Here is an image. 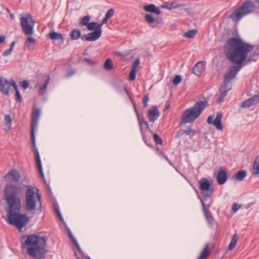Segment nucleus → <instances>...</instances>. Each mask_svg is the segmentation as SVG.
<instances>
[{"instance_id": "nucleus-3", "label": "nucleus", "mask_w": 259, "mask_h": 259, "mask_svg": "<svg viewBox=\"0 0 259 259\" xmlns=\"http://www.w3.org/2000/svg\"><path fill=\"white\" fill-rule=\"evenodd\" d=\"M224 52L227 58L235 64L230 66L229 69L224 74L225 81L230 82L244 66L243 62L246 59V51L238 48L233 52H230L229 50H226V48H224Z\"/></svg>"}, {"instance_id": "nucleus-52", "label": "nucleus", "mask_w": 259, "mask_h": 259, "mask_svg": "<svg viewBox=\"0 0 259 259\" xmlns=\"http://www.w3.org/2000/svg\"><path fill=\"white\" fill-rule=\"evenodd\" d=\"M73 244L74 245V246L76 248V249H77L78 252H80L81 254L82 255H84V252H83V251L82 250V249L80 247V246H79L78 242H77V241H75L74 243H73Z\"/></svg>"}, {"instance_id": "nucleus-63", "label": "nucleus", "mask_w": 259, "mask_h": 259, "mask_svg": "<svg viewBox=\"0 0 259 259\" xmlns=\"http://www.w3.org/2000/svg\"><path fill=\"white\" fill-rule=\"evenodd\" d=\"M36 196H37V198L38 201L39 202L40 205L41 206V195L39 193H36Z\"/></svg>"}, {"instance_id": "nucleus-22", "label": "nucleus", "mask_w": 259, "mask_h": 259, "mask_svg": "<svg viewBox=\"0 0 259 259\" xmlns=\"http://www.w3.org/2000/svg\"><path fill=\"white\" fill-rule=\"evenodd\" d=\"M205 63L204 62L200 61L197 63L193 68V73L196 75L200 76L205 70Z\"/></svg>"}, {"instance_id": "nucleus-17", "label": "nucleus", "mask_w": 259, "mask_h": 259, "mask_svg": "<svg viewBox=\"0 0 259 259\" xmlns=\"http://www.w3.org/2000/svg\"><path fill=\"white\" fill-rule=\"evenodd\" d=\"M160 113L157 106H154L148 111L147 116L150 122L154 123L160 116Z\"/></svg>"}, {"instance_id": "nucleus-11", "label": "nucleus", "mask_w": 259, "mask_h": 259, "mask_svg": "<svg viewBox=\"0 0 259 259\" xmlns=\"http://www.w3.org/2000/svg\"><path fill=\"white\" fill-rule=\"evenodd\" d=\"M229 82L230 81H225V80L224 79L219 90L220 94L219 97L217 100V103L222 102L224 100V98L227 96L228 92L231 90V87H229L228 85Z\"/></svg>"}, {"instance_id": "nucleus-29", "label": "nucleus", "mask_w": 259, "mask_h": 259, "mask_svg": "<svg viewBox=\"0 0 259 259\" xmlns=\"http://www.w3.org/2000/svg\"><path fill=\"white\" fill-rule=\"evenodd\" d=\"M198 197L200 199V201L201 203V205H202V209H203V211L206 220H208V219L210 218L211 217H212V215L211 212L209 211V210L205 207L204 200L202 199V198L199 195H198Z\"/></svg>"}, {"instance_id": "nucleus-13", "label": "nucleus", "mask_w": 259, "mask_h": 259, "mask_svg": "<svg viewBox=\"0 0 259 259\" xmlns=\"http://www.w3.org/2000/svg\"><path fill=\"white\" fill-rule=\"evenodd\" d=\"M30 137L32 147V151L34 153V159L36 162V166L42 165L38 149L36 147L35 134H30Z\"/></svg>"}, {"instance_id": "nucleus-60", "label": "nucleus", "mask_w": 259, "mask_h": 259, "mask_svg": "<svg viewBox=\"0 0 259 259\" xmlns=\"http://www.w3.org/2000/svg\"><path fill=\"white\" fill-rule=\"evenodd\" d=\"M131 102L132 103V104L133 105L134 109V111H135V113L138 112V109L137 108V106H136V103L135 102V101L133 100H132V99H131Z\"/></svg>"}, {"instance_id": "nucleus-47", "label": "nucleus", "mask_w": 259, "mask_h": 259, "mask_svg": "<svg viewBox=\"0 0 259 259\" xmlns=\"http://www.w3.org/2000/svg\"><path fill=\"white\" fill-rule=\"evenodd\" d=\"M149 95L148 94H145L143 99V106L144 108H146L148 106V101H149Z\"/></svg>"}, {"instance_id": "nucleus-58", "label": "nucleus", "mask_w": 259, "mask_h": 259, "mask_svg": "<svg viewBox=\"0 0 259 259\" xmlns=\"http://www.w3.org/2000/svg\"><path fill=\"white\" fill-rule=\"evenodd\" d=\"M108 20L109 19L107 18L106 16H105V17L103 19L102 22L100 23H99L101 28L104 24L107 23Z\"/></svg>"}, {"instance_id": "nucleus-64", "label": "nucleus", "mask_w": 259, "mask_h": 259, "mask_svg": "<svg viewBox=\"0 0 259 259\" xmlns=\"http://www.w3.org/2000/svg\"><path fill=\"white\" fill-rule=\"evenodd\" d=\"M253 163H257V164H259V155H257V156L256 157V158H255V160H254V162H253Z\"/></svg>"}, {"instance_id": "nucleus-62", "label": "nucleus", "mask_w": 259, "mask_h": 259, "mask_svg": "<svg viewBox=\"0 0 259 259\" xmlns=\"http://www.w3.org/2000/svg\"><path fill=\"white\" fill-rule=\"evenodd\" d=\"M68 236L70 240H72L73 238H74V237L73 236V234H72L71 232L69 229H68Z\"/></svg>"}, {"instance_id": "nucleus-9", "label": "nucleus", "mask_w": 259, "mask_h": 259, "mask_svg": "<svg viewBox=\"0 0 259 259\" xmlns=\"http://www.w3.org/2000/svg\"><path fill=\"white\" fill-rule=\"evenodd\" d=\"M28 17H22L20 19L21 25L23 31L26 35H31L33 31V24H29L28 22V18H31L30 14H28Z\"/></svg>"}, {"instance_id": "nucleus-39", "label": "nucleus", "mask_w": 259, "mask_h": 259, "mask_svg": "<svg viewBox=\"0 0 259 259\" xmlns=\"http://www.w3.org/2000/svg\"><path fill=\"white\" fill-rule=\"evenodd\" d=\"M207 222L210 227H218V223L214 219L213 217H211L207 220Z\"/></svg>"}, {"instance_id": "nucleus-50", "label": "nucleus", "mask_w": 259, "mask_h": 259, "mask_svg": "<svg viewBox=\"0 0 259 259\" xmlns=\"http://www.w3.org/2000/svg\"><path fill=\"white\" fill-rule=\"evenodd\" d=\"M36 167L38 169V172L40 174V176L41 178H42V180H45V177L44 174L43 172L42 165H37V166H36Z\"/></svg>"}, {"instance_id": "nucleus-36", "label": "nucleus", "mask_w": 259, "mask_h": 259, "mask_svg": "<svg viewBox=\"0 0 259 259\" xmlns=\"http://www.w3.org/2000/svg\"><path fill=\"white\" fill-rule=\"evenodd\" d=\"M104 67L106 70H110L113 68L114 66L112 63V61L111 59L108 58L105 61Z\"/></svg>"}, {"instance_id": "nucleus-30", "label": "nucleus", "mask_w": 259, "mask_h": 259, "mask_svg": "<svg viewBox=\"0 0 259 259\" xmlns=\"http://www.w3.org/2000/svg\"><path fill=\"white\" fill-rule=\"evenodd\" d=\"M70 39L73 40H76L79 37L81 38V31L79 29L74 28L72 30L70 33Z\"/></svg>"}, {"instance_id": "nucleus-51", "label": "nucleus", "mask_w": 259, "mask_h": 259, "mask_svg": "<svg viewBox=\"0 0 259 259\" xmlns=\"http://www.w3.org/2000/svg\"><path fill=\"white\" fill-rule=\"evenodd\" d=\"M15 96L16 101L20 103H22V99L19 91L15 92Z\"/></svg>"}, {"instance_id": "nucleus-44", "label": "nucleus", "mask_w": 259, "mask_h": 259, "mask_svg": "<svg viewBox=\"0 0 259 259\" xmlns=\"http://www.w3.org/2000/svg\"><path fill=\"white\" fill-rule=\"evenodd\" d=\"M182 80V78L180 75H176L172 80V83L175 85H178Z\"/></svg>"}, {"instance_id": "nucleus-42", "label": "nucleus", "mask_w": 259, "mask_h": 259, "mask_svg": "<svg viewBox=\"0 0 259 259\" xmlns=\"http://www.w3.org/2000/svg\"><path fill=\"white\" fill-rule=\"evenodd\" d=\"M184 133L186 135H191L192 136H194L196 134V131L192 129L190 126H189L187 130H184Z\"/></svg>"}, {"instance_id": "nucleus-53", "label": "nucleus", "mask_w": 259, "mask_h": 259, "mask_svg": "<svg viewBox=\"0 0 259 259\" xmlns=\"http://www.w3.org/2000/svg\"><path fill=\"white\" fill-rule=\"evenodd\" d=\"M241 206V205H239L237 203H234L232 205V209L234 212H236Z\"/></svg>"}, {"instance_id": "nucleus-18", "label": "nucleus", "mask_w": 259, "mask_h": 259, "mask_svg": "<svg viewBox=\"0 0 259 259\" xmlns=\"http://www.w3.org/2000/svg\"><path fill=\"white\" fill-rule=\"evenodd\" d=\"M42 78L45 80V82L43 84H37V85L39 87L38 93L40 96H43L46 93L47 87L50 80V77L49 75H44L42 76Z\"/></svg>"}, {"instance_id": "nucleus-28", "label": "nucleus", "mask_w": 259, "mask_h": 259, "mask_svg": "<svg viewBox=\"0 0 259 259\" xmlns=\"http://www.w3.org/2000/svg\"><path fill=\"white\" fill-rule=\"evenodd\" d=\"M247 172L245 170H240L234 175L232 178L238 181H242L246 176Z\"/></svg>"}, {"instance_id": "nucleus-56", "label": "nucleus", "mask_w": 259, "mask_h": 259, "mask_svg": "<svg viewBox=\"0 0 259 259\" xmlns=\"http://www.w3.org/2000/svg\"><path fill=\"white\" fill-rule=\"evenodd\" d=\"M184 135V130H180L176 133V138H179Z\"/></svg>"}, {"instance_id": "nucleus-6", "label": "nucleus", "mask_w": 259, "mask_h": 259, "mask_svg": "<svg viewBox=\"0 0 259 259\" xmlns=\"http://www.w3.org/2000/svg\"><path fill=\"white\" fill-rule=\"evenodd\" d=\"M256 4L259 5V0H245L230 16L234 22H238L244 16L256 11Z\"/></svg>"}, {"instance_id": "nucleus-33", "label": "nucleus", "mask_w": 259, "mask_h": 259, "mask_svg": "<svg viewBox=\"0 0 259 259\" xmlns=\"http://www.w3.org/2000/svg\"><path fill=\"white\" fill-rule=\"evenodd\" d=\"M136 114L137 117V119H138V121L140 132H141V133H143V123L144 122L145 120L144 118L143 115H142V114H140L139 113V112H136Z\"/></svg>"}, {"instance_id": "nucleus-45", "label": "nucleus", "mask_w": 259, "mask_h": 259, "mask_svg": "<svg viewBox=\"0 0 259 259\" xmlns=\"http://www.w3.org/2000/svg\"><path fill=\"white\" fill-rule=\"evenodd\" d=\"M177 3H166L164 6H163V8H166L168 10H170L173 8H177Z\"/></svg>"}, {"instance_id": "nucleus-23", "label": "nucleus", "mask_w": 259, "mask_h": 259, "mask_svg": "<svg viewBox=\"0 0 259 259\" xmlns=\"http://www.w3.org/2000/svg\"><path fill=\"white\" fill-rule=\"evenodd\" d=\"M36 200L35 199H26L25 208L27 211H31L35 209Z\"/></svg>"}, {"instance_id": "nucleus-15", "label": "nucleus", "mask_w": 259, "mask_h": 259, "mask_svg": "<svg viewBox=\"0 0 259 259\" xmlns=\"http://www.w3.org/2000/svg\"><path fill=\"white\" fill-rule=\"evenodd\" d=\"M259 103V94L243 101L240 104V107L243 108H249Z\"/></svg>"}, {"instance_id": "nucleus-54", "label": "nucleus", "mask_w": 259, "mask_h": 259, "mask_svg": "<svg viewBox=\"0 0 259 259\" xmlns=\"http://www.w3.org/2000/svg\"><path fill=\"white\" fill-rule=\"evenodd\" d=\"M84 61L88 63L89 64H90L91 66H95L96 65V63L95 61L92 60L91 59L88 58H84Z\"/></svg>"}, {"instance_id": "nucleus-2", "label": "nucleus", "mask_w": 259, "mask_h": 259, "mask_svg": "<svg viewBox=\"0 0 259 259\" xmlns=\"http://www.w3.org/2000/svg\"><path fill=\"white\" fill-rule=\"evenodd\" d=\"M21 248L33 259H45L48 252L47 239L37 235L30 234L21 237Z\"/></svg>"}, {"instance_id": "nucleus-41", "label": "nucleus", "mask_w": 259, "mask_h": 259, "mask_svg": "<svg viewBox=\"0 0 259 259\" xmlns=\"http://www.w3.org/2000/svg\"><path fill=\"white\" fill-rule=\"evenodd\" d=\"M141 134L142 136L143 140L144 141V142L145 143V144L149 147H152V144L151 140L150 139L147 138L146 135L144 133V132H143V133H141Z\"/></svg>"}, {"instance_id": "nucleus-46", "label": "nucleus", "mask_w": 259, "mask_h": 259, "mask_svg": "<svg viewBox=\"0 0 259 259\" xmlns=\"http://www.w3.org/2000/svg\"><path fill=\"white\" fill-rule=\"evenodd\" d=\"M252 173L254 175L259 174V164L253 163Z\"/></svg>"}, {"instance_id": "nucleus-21", "label": "nucleus", "mask_w": 259, "mask_h": 259, "mask_svg": "<svg viewBox=\"0 0 259 259\" xmlns=\"http://www.w3.org/2000/svg\"><path fill=\"white\" fill-rule=\"evenodd\" d=\"M140 61L139 58L135 60L132 64V68L129 73L128 79L131 81H134L136 79L137 71V67L140 64Z\"/></svg>"}, {"instance_id": "nucleus-37", "label": "nucleus", "mask_w": 259, "mask_h": 259, "mask_svg": "<svg viewBox=\"0 0 259 259\" xmlns=\"http://www.w3.org/2000/svg\"><path fill=\"white\" fill-rule=\"evenodd\" d=\"M197 31L196 29H192L184 33V36L187 38H194L196 36Z\"/></svg>"}, {"instance_id": "nucleus-61", "label": "nucleus", "mask_w": 259, "mask_h": 259, "mask_svg": "<svg viewBox=\"0 0 259 259\" xmlns=\"http://www.w3.org/2000/svg\"><path fill=\"white\" fill-rule=\"evenodd\" d=\"M131 102L132 103V104L133 105L134 109V111H135V113L138 112V109L137 108V106H136V103L135 102V101L133 100H132V99H131Z\"/></svg>"}, {"instance_id": "nucleus-49", "label": "nucleus", "mask_w": 259, "mask_h": 259, "mask_svg": "<svg viewBox=\"0 0 259 259\" xmlns=\"http://www.w3.org/2000/svg\"><path fill=\"white\" fill-rule=\"evenodd\" d=\"M114 10L112 8H111L108 10L107 13L105 14V16L108 18L109 19H110L114 15Z\"/></svg>"}, {"instance_id": "nucleus-35", "label": "nucleus", "mask_w": 259, "mask_h": 259, "mask_svg": "<svg viewBox=\"0 0 259 259\" xmlns=\"http://www.w3.org/2000/svg\"><path fill=\"white\" fill-rule=\"evenodd\" d=\"M91 16L90 15H87L82 18H80V24L81 26H88L90 23V21L91 19Z\"/></svg>"}, {"instance_id": "nucleus-32", "label": "nucleus", "mask_w": 259, "mask_h": 259, "mask_svg": "<svg viewBox=\"0 0 259 259\" xmlns=\"http://www.w3.org/2000/svg\"><path fill=\"white\" fill-rule=\"evenodd\" d=\"M27 189L26 191V199H35L34 194L35 192L33 188L29 185L27 186Z\"/></svg>"}, {"instance_id": "nucleus-1", "label": "nucleus", "mask_w": 259, "mask_h": 259, "mask_svg": "<svg viewBox=\"0 0 259 259\" xmlns=\"http://www.w3.org/2000/svg\"><path fill=\"white\" fill-rule=\"evenodd\" d=\"M21 191V187L12 184L6 185L4 190V198L7 204L6 210L8 213V222L20 232L27 225L29 219L26 214L20 213Z\"/></svg>"}, {"instance_id": "nucleus-20", "label": "nucleus", "mask_w": 259, "mask_h": 259, "mask_svg": "<svg viewBox=\"0 0 259 259\" xmlns=\"http://www.w3.org/2000/svg\"><path fill=\"white\" fill-rule=\"evenodd\" d=\"M20 178L19 172L15 169L9 171L6 175V178L12 182H17Z\"/></svg>"}, {"instance_id": "nucleus-19", "label": "nucleus", "mask_w": 259, "mask_h": 259, "mask_svg": "<svg viewBox=\"0 0 259 259\" xmlns=\"http://www.w3.org/2000/svg\"><path fill=\"white\" fill-rule=\"evenodd\" d=\"M217 182L219 185L224 184L227 180V172L225 167H221L217 176Z\"/></svg>"}, {"instance_id": "nucleus-57", "label": "nucleus", "mask_w": 259, "mask_h": 259, "mask_svg": "<svg viewBox=\"0 0 259 259\" xmlns=\"http://www.w3.org/2000/svg\"><path fill=\"white\" fill-rule=\"evenodd\" d=\"M8 82L10 85V89H11V86H13L15 85L16 83V81L14 79L11 78L10 80H8Z\"/></svg>"}, {"instance_id": "nucleus-59", "label": "nucleus", "mask_w": 259, "mask_h": 259, "mask_svg": "<svg viewBox=\"0 0 259 259\" xmlns=\"http://www.w3.org/2000/svg\"><path fill=\"white\" fill-rule=\"evenodd\" d=\"M76 73L75 70H71L67 73V77H70Z\"/></svg>"}, {"instance_id": "nucleus-10", "label": "nucleus", "mask_w": 259, "mask_h": 259, "mask_svg": "<svg viewBox=\"0 0 259 259\" xmlns=\"http://www.w3.org/2000/svg\"><path fill=\"white\" fill-rule=\"evenodd\" d=\"M223 114L222 112H218L214 120H213V116L210 115L208 117L207 122L208 124H212L218 130L221 131L223 128V125L222 123Z\"/></svg>"}, {"instance_id": "nucleus-25", "label": "nucleus", "mask_w": 259, "mask_h": 259, "mask_svg": "<svg viewBox=\"0 0 259 259\" xmlns=\"http://www.w3.org/2000/svg\"><path fill=\"white\" fill-rule=\"evenodd\" d=\"M144 9L145 11L150 13H153L156 15H159L161 13V11L159 9L156 7L153 4H150L146 5L144 7Z\"/></svg>"}, {"instance_id": "nucleus-5", "label": "nucleus", "mask_w": 259, "mask_h": 259, "mask_svg": "<svg viewBox=\"0 0 259 259\" xmlns=\"http://www.w3.org/2000/svg\"><path fill=\"white\" fill-rule=\"evenodd\" d=\"M208 106L207 101L204 100L197 102L192 107L186 109L181 116L179 126L184 125L188 123H193Z\"/></svg>"}, {"instance_id": "nucleus-8", "label": "nucleus", "mask_w": 259, "mask_h": 259, "mask_svg": "<svg viewBox=\"0 0 259 259\" xmlns=\"http://www.w3.org/2000/svg\"><path fill=\"white\" fill-rule=\"evenodd\" d=\"M199 189L205 200L210 197L214 192V188L210 182L205 178H202L199 182Z\"/></svg>"}, {"instance_id": "nucleus-4", "label": "nucleus", "mask_w": 259, "mask_h": 259, "mask_svg": "<svg viewBox=\"0 0 259 259\" xmlns=\"http://www.w3.org/2000/svg\"><path fill=\"white\" fill-rule=\"evenodd\" d=\"M225 48H226V50H229L230 52H233L238 48L242 49L245 50V51H246V59L243 62L244 66L252 61H256V60H254L253 57L259 55V51L258 52L252 51L247 57L248 53L251 52L254 48V46L243 41L240 38L232 37L229 38L225 43Z\"/></svg>"}, {"instance_id": "nucleus-24", "label": "nucleus", "mask_w": 259, "mask_h": 259, "mask_svg": "<svg viewBox=\"0 0 259 259\" xmlns=\"http://www.w3.org/2000/svg\"><path fill=\"white\" fill-rule=\"evenodd\" d=\"M47 36L52 40H61L62 42H63L64 40L63 35L55 31H51L47 34Z\"/></svg>"}, {"instance_id": "nucleus-27", "label": "nucleus", "mask_w": 259, "mask_h": 259, "mask_svg": "<svg viewBox=\"0 0 259 259\" xmlns=\"http://www.w3.org/2000/svg\"><path fill=\"white\" fill-rule=\"evenodd\" d=\"M210 254L209 245V244H207L201 251L198 257V259H207Z\"/></svg>"}, {"instance_id": "nucleus-31", "label": "nucleus", "mask_w": 259, "mask_h": 259, "mask_svg": "<svg viewBox=\"0 0 259 259\" xmlns=\"http://www.w3.org/2000/svg\"><path fill=\"white\" fill-rule=\"evenodd\" d=\"M239 237L237 233L234 234L233 235L232 238L231 240V242L229 245V249L231 250L233 249L237 243V241L238 240Z\"/></svg>"}, {"instance_id": "nucleus-7", "label": "nucleus", "mask_w": 259, "mask_h": 259, "mask_svg": "<svg viewBox=\"0 0 259 259\" xmlns=\"http://www.w3.org/2000/svg\"><path fill=\"white\" fill-rule=\"evenodd\" d=\"M87 28L90 31H93L88 34H83L81 36L83 41H95L99 39L102 35V28L99 23L92 22L89 23Z\"/></svg>"}, {"instance_id": "nucleus-34", "label": "nucleus", "mask_w": 259, "mask_h": 259, "mask_svg": "<svg viewBox=\"0 0 259 259\" xmlns=\"http://www.w3.org/2000/svg\"><path fill=\"white\" fill-rule=\"evenodd\" d=\"M12 119L9 114L6 115L5 116V125L6 126L5 130L9 131L11 128Z\"/></svg>"}, {"instance_id": "nucleus-40", "label": "nucleus", "mask_w": 259, "mask_h": 259, "mask_svg": "<svg viewBox=\"0 0 259 259\" xmlns=\"http://www.w3.org/2000/svg\"><path fill=\"white\" fill-rule=\"evenodd\" d=\"M35 42L36 40L34 38L32 37H29L27 38L25 42L24 47L29 49L30 48L29 43L35 44Z\"/></svg>"}, {"instance_id": "nucleus-14", "label": "nucleus", "mask_w": 259, "mask_h": 259, "mask_svg": "<svg viewBox=\"0 0 259 259\" xmlns=\"http://www.w3.org/2000/svg\"><path fill=\"white\" fill-rule=\"evenodd\" d=\"M40 111L38 108H35L33 110L31 124V133L30 134H35V130L37 126V122L40 115Z\"/></svg>"}, {"instance_id": "nucleus-48", "label": "nucleus", "mask_w": 259, "mask_h": 259, "mask_svg": "<svg viewBox=\"0 0 259 259\" xmlns=\"http://www.w3.org/2000/svg\"><path fill=\"white\" fill-rule=\"evenodd\" d=\"M20 86L22 87L24 90H26L29 87V82L27 80H23L19 82Z\"/></svg>"}, {"instance_id": "nucleus-43", "label": "nucleus", "mask_w": 259, "mask_h": 259, "mask_svg": "<svg viewBox=\"0 0 259 259\" xmlns=\"http://www.w3.org/2000/svg\"><path fill=\"white\" fill-rule=\"evenodd\" d=\"M153 139L156 144L158 145H162L163 143V141L162 139L157 135V134H153Z\"/></svg>"}, {"instance_id": "nucleus-38", "label": "nucleus", "mask_w": 259, "mask_h": 259, "mask_svg": "<svg viewBox=\"0 0 259 259\" xmlns=\"http://www.w3.org/2000/svg\"><path fill=\"white\" fill-rule=\"evenodd\" d=\"M54 210L56 213L57 216L58 217V218L60 219V220L61 222H64L63 218V217L61 215V213L60 211V209H59L58 204H54Z\"/></svg>"}, {"instance_id": "nucleus-55", "label": "nucleus", "mask_w": 259, "mask_h": 259, "mask_svg": "<svg viewBox=\"0 0 259 259\" xmlns=\"http://www.w3.org/2000/svg\"><path fill=\"white\" fill-rule=\"evenodd\" d=\"M12 51V50H11L10 49H8L6 50V51H4L3 52L2 55L4 57L8 56L10 55L11 54Z\"/></svg>"}, {"instance_id": "nucleus-12", "label": "nucleus", "mask_w": 259, "mask_h": 259, "mask_svg": "<svg viewBox=\"0 0 259 259\" xmlns=\"http://www.w3.org/2000/svg\"><path fill=\"white\" fill-rule=\"evenodd\" d=\"M30 137L32 147V151L34 153V159L36 162V166L42 165L38 149L36 147L35 134H30Z\"/></svg>"}, {"instance_id": "nucleus-16", "label": "nucleus", "mask_w": 259, "mask_h": 259, "mask_svg": "<svg viewBox=\"0 0 259 259\" xmlns=\"http://www.w3.org/2000/svg\"><path fill=\"white\" fill-rule=\"evenodd\" d=\"M10 85L8 80L4 77H0V92L5 96L10 95Z\"/></svg>"}, {"instance_id": "nucleus-26", "label": "nucleus", "mask_w": 259, "mask_h": 259, "mask_svg": "<svg viewBox=\"0 0 259 259\" xmlns=\"http://www.w3.org/2000/svg\"><path fill=\"white\" fill-rule=\"evenodd\" d=\"M145 20L147 23L151 24V26L152 27H155L158 25V21L155 20V18L151 14H146L145 16Z\"/></svg>"}]
</instances>
